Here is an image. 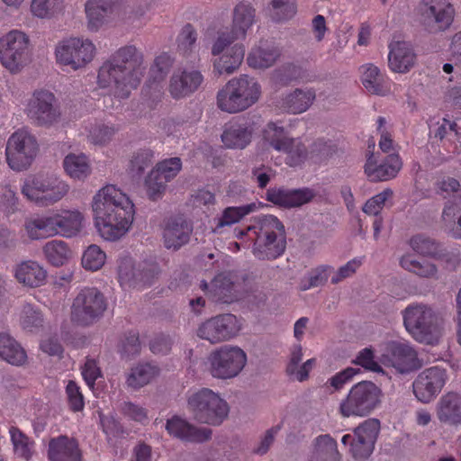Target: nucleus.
I'll use <instances>...</instances> for the list:
<instances>
[{
    "label": "nucleus",
    "mask_w": 461,
    "mask_h": 461,
    "mask_svg": "<svg viewBox=\"0 0 461 461\" xmlns=\"http://www.w3.org/2000/svg\"><path fill=\"white\" fill-rule=\"evenodd\" d=\"M393 365L401 372L412 367L416 360V352L410 346L397 343L392 347Z\"/></svg>",
    "instance_id": "obj_52"
},
{
    "label": "nucleus",
    "mask_w": 461,
    "mask_h": 461,
    "mask_svg": "<svg viewBox=\"0 0 461 461\" xmlns=\"http://www.w3.org/2000/svg\"><path fill=\"white\" fill-rule=\"evenodd\" d=\"M279 49L272 41H260L249 53L247 62L253 68H267L280 57Z\"/></svg>",
    "instance_id": "obj_38"
},
{
    "label": "nucleus",
    "mask_w": 461,
    "mask_h": 461,
    "mask_svg": "<svg viewBox=\"0 0 461 461\" xmlns=\"http://www.w3.org/2000/svg\"><path fill=\"white\" fill-rule=\"evenodd\" d=\"M402 166V162L398 154H389L377 164L372 153L366 159L365 173L372 182L387 181L396 176Z\"/></svg>",
    "instance_id": "obj_27"
},
{
    "label": "nucleus",
    "mask_w": 461,
    "mask_h": 461,
    "mask_svg": "<svg viewBox=\"0 0 461 461\" xmlns=\"http://www.w3.org/2000/svg\"><path fill=\"white\" fill-rule=\"evenodd\" d=\"M9 434L14 454L19 458L30 461L35 452L34 441L14 426L10 427Z\"/></svg>",
    "instance_id": "obj_44"
},
{
    "label": "nucleus",
    "mask_w": 461,
    "mask_h": 461,
    "mask_svg": "<svg viewBox=\"0 0 461 461\" xmlns=\"http://www.w3.org/2000/svg\"><path fill=\"white\" fill-rule=\"evenodd\" d=\"M359 373L358 369L354 367H347L344 370L338 372L333 376L329 378L325 383L326 388H333L335 391L342 389L346 384L349 383L353 377Z\"/></svg>",
    "instance_id": "obj_64"
},
{
    "label": "nucleus",
    "mask_w": 461,
    "mask_h": 461,
    "mask_svg": "<svg viewBox=\"0 0 461 461\" xmlns=\"http://www.w3.org/2000/svg\"><path fill=\"white\" fill-rule=\"evenodd\" d=\"M117 131L113 126L105 124H96L90 131L88 138L92 143L104 145L110 141Z\"/></svg>",
    "instance_id": "obj_62"
},
{
    "label": "nucleus",
    "mask_w": 461,
    "mask_h": 461,
    "mask_svg": "<svg viewBox=\"0 0 461 461\" xmlns=\"http://www.w3.org/2000/svg\"><path fill=\"white\" fill-rule=\"evenodd\" d=\"M330 269V266H319L312 269L307 278L302 279L300 283L301 290L306 291L324 285L329 278Z\"/></svg>",
    "instance_id": "obj_59"
},
{
    "label": "nucleus",
    "mask_w": 461,
    "mask_h": 461,
    "mask_svg": "<svg viewBox=\"0 0 461 461\" xmlns=\"http://www.w3.org/2000/svg\"><path fill=\"white\" fill-rule=\"evenodd\" d=\"M182 168V161L175 157L158 163L149 174L145 185L149 199L156 201L164 193L167 183L175 178Z\"/></svg>",
    "instance_id": "obj_23"
},
{
    "label": "nucleus",
    "mask_w": 461,
    "mask_h": 461,
    "mask_svg": "<svg viewBox=\"0 0 461 461\" xmlns=\"http://www.w3.org/2000/svg\"><path fill=\"white\" fill-rule=\"evenodd\" d=\"M63 7L64 0H32L31 3L32 15L41 19L52 17Z\"/></svg>",
    "instance_id": "obj_53"
},
{
    "label": "nucleus",
    "mask_w": 461,
    "mask_h": 461,
    "mask_svg": "<svg viewBox=\"0 0 461 461\" xmlns=\"http://www.w3.org/2000/svg\"><path fill=\"white\" fill-rule=\"evenodd\" d=\"M203 82V76L197 69H177L169 82V93L175 99L188 96L198 90Z\"/></svg>",
    "instance_id": "obj_26"
},
{
    "label": "nucleus",
    "mask_w": 461,
    "mask_h": 461,
    "mask_svg": "<svg viewBox=\"0 0 461 461\" xmlns=\"http://www.w3.org/2000/svg\"><path fill=\"white\" fill-rule=\"evenodd\" d=\"M447 380L445 368L438 366L426 368L413 381V393L420 402L428 403L441 392Z\"/></svg>",
    "instance_id": "obj_21"
},
{
    "label": "nucleus",
    "mask_w": 461,
    "mask_h": 461,
    "mask_svg": "<svg viewBox=\"0 0 461 461\" xmlns=\"http://www.w3.org/2000/svg\"><path fill=\"white\" fill-rule=\"evenodd\" d=\"M382 391L373 382L363 381L349 390L339 404L343 417H365L369 415L381 402Z\"/></svg>",
    "instance_id": "obj_7"
},
{
    "label": "nucleus",
    "mask_w": 461,
    "mask_h": 461,
    "mask_svg": "<svg viewBox=\"0 0 461 461\" xmlns=\"http://www.w3.org/2000/svg\"><path fill=\"white\" fill-rule=\"evenodd\" d=\"M192 231V225L184 218L171 217L167 219L163 226L164 246L168 249H179L189 241Z\"/></svg>",
    "instance_id": "obj_30"
},
{
    "label": "nucleus",
    "mask_w": 461,
    "mask_h": 461,
    "mask_svg": "<svg viewBox=\"0 0 461 461\" xmlns=\"http://www.w3.org/2000/svg\"><path fill=\"white\" fill-rule=\"evenodd\" d=\"M379 431V420L367 419L354 429V435H344L341 442L349 446L348 451L355 459H366L374 451Z\"/></svg>",
    "instance_id": "obj_17"
},
{
    "label": "nucleus",
    "mask_w": 461,
    "mask_h": 461,
    "mask_svg": "<svg viewBox=\"0 0 461 461\" xmlns=\"http://www.w3.org/2000/svg\"><path fill=\"white\" fill-rule=\"evenodd\" d=\"M95 53V46L88 39L68 38L58 43L55 57L58 64L73 70L80 69L90 63Z\"/></svg>",
    "instance_id": "obj_13"
},
{
    "label": "nucleus",
    "mask_w": 461,
    "mask_h": 461,
    "mask_svg": "<svg viewBox=\"0 0 461 461\" xmlns=\"http://www.w3.org/2000/svg\"><path fill=\"white\" fill-rule=\"evenodd\" d=\"M255 9L249 4L240 3L236 5L233 13V23L230 32H221L212 45V54H220L227 45L235 40L246 36L247 31L253 24Z\"/></svg>",
    "instance_id": "obj_19"
},
{
    "label": "nucleus",
    "mask_w": 461,
    "mask_h": 461,
    "mask_svg": "<svg viewBox=\"0 0 461 461\" xmlns=\"http://www.w3.org/2000/svg\"><path fill=\"white\" fill-rule=\"evenodd\" d=\"M30 39L19 30H12L0 38V64L10 73H19L31 61Z\"/></svg>",
    "instance_id": "obj_9"
},
{
    "label": "nucleus",
    "mask_w": 461,
    "mask_h": 461,
    "mask_svg": "<svg viewBox=\"0 0 461 461\" xmlns=\"http://www.w3.org/2000/svg\"><path fill=\"white\" fill-rule=\"evenodd\" d=\"M400 266L406 271L422 278H436L438 267L427 260H418L411 254H405L400 258Z\"/></svg>",
    "instance_id": "obj_46"
},
{
    "label": "nucleus",
    "mask_w": 461,
    "mask_h": 461,
    "mask_svg": "<svg viewBox=\"0 0 461 461\" xmlns=\"http://www.w3.org/2000/svg\"><path fill=\"white\" fill-rule=\"evenodd\" d=\"M255 207L254 203H250L242 206H230L225 208L221 216L214 219L215 226L212 229L213 232L221 233V230L223 227L230 226L238 222L243 217L253 212Z\"/></svg>",
    "instance_id": "obj_47"
},
{
    "label": "nucleus",
    "mask_w": 461,
    "mask_h": 461,
    "mask_svg": "<svg viewBox=\"0 0 461 461\" xmlns=\"http://www.w3.org/2000/svg\"><path fill=\"white\" fill-rule=\"evenodd\" d=\"M310 461H339L337 441L329 434L317 437Z\"/></svg>",
    "instance_id": "obj_42"
},
{
    "label": "nucleus",
    "mask_w": 461,
    "mask_h": 461,
    "mask_svg": "<svg viewBox=\"0 0 461 461\" xmlns=\"http://www.w3.org/2000/svg\"><path fill=\"white\" fill-rule=\"evenodd\" d=\"M187 406L197 421L210 425H220L229 414L228 403L208 388L192 393Z\"/></svg>",
    "instance_id": "obj_6"
},
{
    "label": "nucleus",
    "mask_w": 461,
    "mask_h": 461,
    "mask_svg": "<svg viewBox=\"0 0 461 461\" xmlns=\"http://www.w3.org/2000/svg\"><path fill=\"white\" fill-rule=\"evenodd\" d=\"M107 309L104 294L96 287H85L74 298L71 305V321L87 327L100 320Z\"/></svg>",
    "instance_id": "obj_8"
},
{
    "label": "nucleus",
    "mask_w": 461,
    "mask_h": 461,
    "mask_svg": "<svg viewBox=\"0 0 461 461\" xmlns=\"http://www.w3.org/2000/svg\"><path fill=\"white\" fill-rule=\"evenodd\" d=\"M255 125L252 119L246 117L230 122L221 134L223 144L230 149H244L251 141Z\"/></svg>",
    "instance_id": "obj_25"
},
{
    "label": "nucleus",
    "mask_w": 461,
    "mask_h": 461,
    "mask_svg": "<svg viewBox=\"0 0 461 461\" xmlns=\"http://www.w3.org/2000/svg\"><path fill=\"white\" fill-rule=\"evenodd\" d=\"M48 458L50 461H82V453L75 438L59 436L49 442Z\"/></svg>",
    "instance_id": "obj_34"
},
{
    "label": "nucleus",
    "mask_w": 461,
    "mask_h": 461,
    "mask_svg": "<svg viewBox=\"0 0 461 461\" xmlns=\"http://www.w3.org/2000/svg\"><path fill=\"white\" fill-rule=\"evenodd\" d=\"M25 112L32 122L37 126H50L61 115L55 95L47 89H37L32 93Z\"/></svg>",
    "instance_id": "obj_16"
},
{
    "label": "nucleus",
    "mask_w": 461,
    "mask_h": 461,
    "mask_svg": "<svg viewBox=\"0 0 461 461\" xmlns=\"http://www.w3.org/2000/svg\"><path fill=\"white\" fill-rule=\"evenodd\" d=\"M275 77L280 83L287 85L294 80L303 79V70L299 66L288 63L284 65L282 68L276 71Z\"/></svg>",
    "instance_id": "obj_63"
},
{
    "label": "nucleus",
    "mask_w": 461,
    "mask_h": 461,
    "mask_svg": "<svg viewBox=\"0 0 461 461\" xmlns=\"http://www.w3.org/2000/svg\"><path fill=\"white\" fill-rule=\"evenodd\" d=\"M271 16L276 22H284L294 17L297 12L296 0H271Z\"/></svg>",
    "instance_id": "obj_55"
},
{
    "label": "nucleus",
    "mask_w": 461,
    "mask_h": 461,
    "mask_svg": "<svg viewBox=\"0 0 461 461\" xmlns=\"http://www.w3.org/2000/svg\"><path fill=\"white\" fill-rule=\"evenodd\" d=\"M158 374V368L149 363L139 364L131 368L127 376L126 384L133 389L148 384Z\"/></svg>",
    "instance_id": "obj_48"
},
{
    "label": "nucleus",
    "mask_w": 461,
    "mask_h": 461,
    "mask_svg": "<svg viewBox=\"0 0 461 461\" xmlns=\"http://www.w3.org/2000/svg\"><path fill=\"white\" fill-rule=\"evenodd\" d=\"M409 245L417 254L432 258L438 257L441 247L439 242L426 234L413 235L409 240Z\"/></svg>",
    "instance_id": "obj_51"
},
{
    "label": "nucleus",
    "mask_w": 461,
    "mask_h": 461,
    "mask_svg": "<svg viewBox=\"0 0 461 461\" xmlns=\"http://www.w3.org/2000/svg\"><path fill=\"white\" fill-rule=\"evenodd\" d=\"M68 189L63 180L54 176H34L25 179L22 194L40 206H48L60 201Z\"/></svg>",
    "instance_id": "obj_10"
},
{
    "label": "nucleus",
    "mask_w": 461,
    "mask_h": 461,
    "mask_svg": "<svg viewBox=\"0 0 461 461\" xmlns=\"http://www.w3.org/2000/svg\"><path fill=\"white\" fill-rule=\"evenodd\" d=\"M227 45L224 50L216 56H220L213 61L214 71L219 75L231 74L240 66L245 54L242 44Z\"/></svg>",
    "instance_id": "obj_39"
},
{
    "label": "nucleus",
    "mask_w": 461,
    "mask_h": 461,
    "mask_svg": "<svg viewBox=\"0 0 461 461\" xmlns=\"http://www.w3.org/2000/svg\"><path fill=\"white\" fill-rule=\"evenodd\" d=\"M166 429L174 438L187 442H204L212 436L210 429L197 428L176 415L167 420Z\"/></svg>",
    "instance_id": "obj_28"
},
{
    "label": "nucleus",
    "mask_w": 461,
    "mask_h": 461,
    "mask_svg": "<svg viewBox=\"0 0 461 461\" xmlns=\"http://www.w3.org/2000/svg\"><path fill=\"white\" fill-rule=\"evenodd\" d=\"M158 268L154 264L144 263L135 267L131 257H122L118 263V281L123 287L142 289L154 284L158 276Z\"/></svg>",
    "instance_id": "obj_18"
},
{
    "label": "nucleus",
    "mask_w": 461,
    "mask_h": 461,
    "mask_svg": "<svg viewBox=\"0 0 461 461\" xmlns=\"http://www.w3.org/2000/svg\"><path fill=\"white\" fill-rule=\"evenodd\" d=\"M416 62V54L409 42L393 41L389 44L388 67L393 72L407 73Z\"/></svg>",
    "instance_id": "obj_32"
},
{
    "label": "nucleus",
    "mask_w": 461,
    "mask_h": 461,
    "mask_svg": "<svg viewBox=\"0 0 461 461\" xmlns=\"http://www.w3.org/2000/svg\"><path fill=\"white\" fill-rule=\"evenodd\" d=\"M263 135L273 149L286 154L285 163L288 166H299L306 159L308 153L305 145L300 139L287 137L283 126L269 122Z\"/></svg>",
    "instance_id": "obj_14"
},
{
    "label": "nucleus",
    "mask_w": 461,
    "mask_h": 461,
    "mask_svg": "<svg viewBox=\"0 0 461 461\" xmlns=\"http://www.w3.org/2000/svg\"><path fill=\"white\" fill-rule=\"evenodd\" d=\"M106 254L97 245H90L83 253L82 266L89 271L99 270L105 263Z\"/></svg>",
    "instance_id": "obj_56"
},
{
    "label": "nucleus",
    "mask_w": 461,
    "mask_h": 461,
    "mask_svg": "<svg viewBox=\"0 0 461 461\" xmlns=\"http://www.w3.org/2000/svg\"><path fill=\"white\" fill-rule=\"evenodd\" d=\"M39 151L36 138L26 129H19L8 139L5 156L8 166L14 171L27 169Z\"/></svg>",
    "instance_id": "obj_12"
},
{
    "label": "nucleus",
    "mask_w": 461,
    "mask_h": 461,
    "mask_svg": "<svg viewBox=\"0 0 461 461\" xmlns=\"http://www.w3.org/2000/svg\"><path fill=\"white\" fill-rule=\"evenodd\" d=\"M63 167L71 178L78 180L85 179L91 172L88 159L84 154L70 153L67 155L63 161Z\"/></svg>",
    "instance_id": "obj_49"
},
{
    "label": "nucleus",
    "mask_w": 461,
    "mask_h": 461,
    "mask_svg": "<svg viewBox=\"0 0 461 461\" xmlns=\"http://www.w3.org/2000/svg\"><path fill=\"white\" fill-rule=\"evenodd\" d=\"M361 83L371 95L384 96L391 93L392 80L373 64L360 67Z\"/></svg>",
    "instance_id": "obj_35"
},
{
    "label": "nucleus",
    "mask_w": 461,
    "mask_h": 461,
    "mask_svg": "<svg viewBox=\"0 0 461 461\" xmlns=\"http://www.w3.org/2000/svg\"><path fill=\"white\" fill-rule=\"evenodd\" d=\"M443 221L453 236L461 239V203H451L445 206L442 213Z\"/></svg>",
    "instance_id": "obj_54"
},
{
    "label": "nucleus",
    "mask_w": 461,
    "mask_h": 461,
    "mask_svg": "<svg viewBox=\"0 0 461 461\" xmlns=\"http://www.w3.org/2000/svg\"><path fill=\"white\" fill-rule=\"evenodd\" d=\"M261 86L248 75L230 79L217 93V106L223 112L236 113L254 105L260 98Z\"/></svg>",
    "instance_id": "obj_5"
},
{
    "label": "nucleus",
    "mask_w": 461,
    "mask_h": 461,
    "mask_svg": "<svg viewBox=\"0 0 461 461\" xmlns=\"http://www.w3.org/2000/svg\"><path fill=\"white\" fill-rule=\"evenodd\" d=\"M438 419L446 424L457 426L461 424V395L447 393L443 395L437 407Z\"/></svg>",
    "instance_id": "obj_37"
},
{
    "label": "nucleus",
    "mask_w": 461,
    "mask_h": 461,
    "mask_svg": "<svg viewBox=\"0 0 461 461\" xmlns=\"http://www.w3.org/2000/svg\"><path fill=\"white\" fill-rule=\"evenodd\" d=\"M241 291L242 284L239 282L237 274L220 273L212 281L209 295L215 302L231 303L241 298Z\"/></svg>",
    "instance_id": "obj_24"
},
{
    "label": "nucleus",
    "mask_w": 461,
    "mask_h": 461,
    "mask_svg": "<svg viewBox=\"0 0 461 461\" xmlns=\"http://www.w3.org/2000/svg\"><path fill=\"white\" fill-rule=\"evenodd\" d=\"M116 0H88L86 3V14L90 31H98L113 15Z\"/></svg>",
    "instance_id": "obj_36"
},
{
    "label": "nucleus",
    "mask_w": 461,
    "mask_h": 461,
    "mask_svg": "<svg viewBox=\"0 0 461 461\" xmlns=\"http://www.w3.org/2000/svg\"><path fill=\"white\" fill-rule=\"evenodd\" d=\"M315 196L310 188L286 190L283 188H270L267 191V200L286 208L301 206L309 203Z\"/></svg>",
    "instance_id": "obj_33"
},
{
    "label": "nucleus",
    "mask_w": 461,
    "mask_h": 461,
    "mask_svg": "<svg viewBox=\"0 0 461 461\" xmlns=\"http://www.w3.org/2000/svg\"><path fill=\"white\" fill-rule=\"evenodd\" d=\"M375 124L376 131L380 134L379 148L381 150L385 153L393 150V126L383 116H379L376 119Z\"/></svg>",
    "instance_id": "obj_58"
},
{
    "label": "nucleus",
    "mask_w": 461,
    "mask_h": 461,
    "mask_svg": "<svg viewBox=\"0 0 461 461\" xmlns=\"http://www.w3.org/2000/svg\"><path fill=\"white\" fill-rule=\"evenodd\" d=\"M236 236L253 243L252 253L260 260L276 259L286 248L284 224L274 215H265L255 224L239 230Z\"/></svg>",
    "instance_id": "obj_3"
},
{
    "label": "nucleus",
    "mask_w": 461,
    "mask_h": 461,
    "mask_svg": "<svg viewBox=\"0 0 461 461\" xmlns=\"http://www.w3.org/2000/svg\"><path fill=\"white\" fill-rule=\"evenodd\" d=\"M143 63L141 51L133 45L123 46L102 64L97 84L117 98H128L140 84L146 69Z\"/></svg>",
    "instance_id": "obj_2"
},
{
    "label": "nucleus",
    "mask_w": 461,
    "mask_h": 461,
    "mask_svg": "<svg viewBox=\"0 0 461 461\" xmlns=\"http://www.w3.org/2000/svg\"><path fill=\"white\" fill-rule=\"evenodd\" d=\"M19 322L23 330L33 333L42 328L44 319L38 307L26 303L22 307Z\"/></svg>",
    "instance_id": "obj_50"
},
{
    "label": "nucleus",
    "mask_w": 461,
    "mask_h": 461,
    "mask_svg": "<svg viewBox=\"0 0 461 461\" xmlns=\"http://www.w3.org/2000/svg\"><path fill=\"white\" fill-rule=\"evenodd\" d=\"M393 196V191L389 188L384 189L381 193L368 199L364 204L362 210L366 214L381 216L380 212L383 210L385 202Z\"/></svg>",
    "instance_id": "obj_60"
},
{
    "label": "nucleus",
    "mask_w": 461,
    "mask_h": 461,
    "mask_svg": "<svg viewBox=\"0 0 461 461\" xmlns=\"http://www.w3.org/2000/svg\"><path fill=\"white\" fill-rule=\"evenodd\" d=\"M42 252L48 263L53 267L64 266L71 256L68 243L60 240H52L45 243Z\"/></svg>",
    "instance_id": "obj_45"
},
{
    "label": "nucleus",
    "mask_w": 461,
    "mask_h": 461,
    "mask_svg": "<svg viewBox=\"0 0 461 461\" xmlns=\"http://www.w3.org/2000/svg\"><path fill=\"white\" fill-rule=\"evenodd\" d=\"M240 324L237 317L230 313L221 314L202 323L197 330V336L211 343L228 340L238 334Z\"/></svg>",
    "instance_id": "obj_22"
},
{
    "label": "nucleus",
    "mask_w": 461,
    "mask_h": 461,
    "mask_svg": "<svg viewBox=\"0 0 461 461\" xmlns=\"http://www.w3.org/2000/svg\"><path fill=\"white\" fill-rule=\"evenodd\" d=\"M438 317L431 308L412 304L403 312V324L413 339L420 343L433 344L437 339Z\"/></svg>",
    "instance_id": "obj_11"
},
{
    "label": "nucleus",
    "mask_w": 461,
    "mask_h": 461,
    "mask_svg": "<svg viewBox=\"0 0 461 461\" xmlns=\"http://www.w3.org/2000/svg\"><path fill=\"white\" fill-rule=\"evenodd\" d=\"M430 135L440 140L443 149L449 154H458L461 150V132L456 122L447 118L439 119L430 127Z\"/></svg>",
    "instance_id": "obj_31"
},
{
    "label": "nucleus",
    "mask_w": 461,
    "mask_h": 461,
    "mask_svg": "<svg viewBox=\"0 0 461 461\" xmlns=\"http://www.w3.org/2000/svg\"><path fill=\"white\" fill-rule=\"evenodd\" d=\"M174 59L167 53H162L156 57L153 65L149 69V76L146 86L143 88L145 95L154 89L160 95L161 86L167 75L169 68L172 67Z\"/></svg>",
    "instance_id": "obj_40"
},
{
    "label": "nucleus",
    "mask_w": 461,
    "mask_h": 461,
    "mask_svg": "<svg viewBox=\"0 0 461 461\" xmlns=\"http://www.w3.org/2000/svg\"><path fill=\"white\" fill-rule=\"evenodd\" d=\"M84 216L78 210H52L27 218L24 230L32 240L55 236L76 237L82 229Z\"/></svg>",
    "instance_id": "obj_4"
},
{
    "label": "nucleus",
    "mask_w": 461,
    "mask_h": 461,
    "mask_svg": "<svg viewBox=\"0 0 461 461\" xmlns=\"http://www.w3.org/2000/svg\"><path fill=\"white\" fill-rule=\"evenodd\" d=\"M154 153L149 149L135 152L130 161V169L136 175H140L153 163Z\"/></svg>",
    "instance_id": "obj_61"
},
{
    "label": "nucleus",
    "mask_w": 461,
    "mask_h": 461,
    "mask_svg": "<svg viewBox=\"0 0 461 461\" xmlns=\"http://www.w3.org/2000/svg\"><path fill=\"white\" fill-rule=\"evenodd\" d=\"M92 209L95 227L100 236L109 241L123 237L134 221L132 201L113 185L104 186L95 194Z\"/></svg>",
    "instance_id": "obj_1"
},
{
    "label": "nucleus",
    "mask_w": 461,
    "mask_h": 461,
    "mask_svg": "<svg viewBox=\"0 0 461 461\" xmlns=\"http://www.w3.org/2000/svg\"><path fill=\"white\" fill-rule=\"evenodd\" d=\"M455 10L449 0H421V23L430 32L447 29L454 20Z\"/></svg>",
    "instance_id": "obj_20"
},
{
    "label": "nucleus",
    "mask_w": 461,
    "mask_h": 461,
    "mask_svg": "<svg viewBox=\"0 0 461 461\" xmlns=\"http://www.w3.org/2000/svg\"><path fill=\"white\" fill-rule=\"evenodd\" d=\"M208 361L213 377L230 379L237 376L244 368L247 356L241 348L226 345L212 351Z\"/></svg>",
    "instance_id": "obj_15"
},
{
    "label": "nucleus",
    "mask_w": 461,
    "mask_h": 461,
    "mask_svg": "<svg viewBox=\"0 0 461 461\" xmlns=\"http://www.w3.org/2000/svg\"><path fill=\"white\" fill-rule=\"evenodd\" d=\"M314 99V90L295 89L284 99L283 106L290 113H302L311 106Z\"/></svg>",
    "instance_id": "obj_43"
},
{
    "label": "nucleus",
    "mask_w": 461,
    "mask_h": 461,
    "mask_svg": "<svg viewBox=\"0 0 461 461\" xmlns=\"http://www.w3.org/2000/svg\"><path fill=\"white\" fill-rule=\"evenodd\" d=\"M0 357L14 366H23L27 355L22 346L8 333H0Z\"/></svg>",
    "instance_id": "obj_41"
},
{
    "label": "nucleus",
    "mask_w": 461,
    "mask_h": 461,
    "mask_svg": "<svg viewBox=\"0 0 461 461\" xmlns=\"http://www.w3.org/2000/svg\"><path fill=\"white\" fill-rule=\"evenodd\" d=\"M437 193L443 198L461 199L460 182L451 176H443L436 182Z\"/></svg>",
    "instance_id": "obj_57"
},
{
    "label": "nucleus",
    "mask_w": 461,
    "mask_h": 461,
    "mask_svg": "<svg viewBox=\"0 0 461 461\" xmlns=\"http://www.w3.org/2000/svg\"><path fill=\"white\" fill-rule=\"evenodd\" d=\"M13 275L17 283L27 288H38L47 281V270L38 261L23 260L13 267Z\"/></svg>",
    "instance_id": "obj_29"
}]
</instances>
